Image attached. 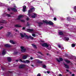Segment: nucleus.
Segmentation results:
<instances>
[{
	"label": "nucleus",
	"instance_id": "5fc2aeb1",
	"mask_svg": "<svg viewBox=\"0 0 76 76\" xmlns=\"http://www.w3.org/2000/svg\"><path fill=\"white\" fill-rule=\"evenodd\" d=\"M18 60H16V61L17 62H18Z\"/></svg>",
	"mask_w": 76,
	"mask_h": 76
},
{
	"label": "nucleus",
	"instance_id": "bf43d9fd",
	"mask_svg": "<svg viewBox=\"0 0 76 76\" xmlns=\"http://www.w3.org/2000/svg\"><path fill=\"white\" fill-rule=\"evenodd\" d=\"M47 56H48V55H49L48 53H47Z\"/></svg>",
	"mask_w": 76,
	"mask_h": 76
},
{
	"label": "nucleus",
	"instance_id": "e433bc0d",
	"mask_svg": "<svg viewBox=\"0 0 76 76\" xmlns=\"http://www.w3.org/2000/svg\"><path fill=\"white\" fill-rule=\"evenodd\" d=\"M67 20L69 21L70 20V18L69 17L67 18Z\"/></svg>",
	"mask_w": 76,
	"mask_h": 76
},
{
	"label": "nucleus",
	"instance_id": "6ab92c4d",
	"mask_svg": "<svg viewBox=\"0 0 76 76\" xmlns=\"http://www.w3.org/2000/svg\"><path fill=\"white\" fill-rule=\"evenodd\" d=\"M11 9L12 10L14 11V12H17V10H16V9L15 8H12Z\"/></svg>",
	"mask_w": 76,
	"mask_h": 76
},
{
	"label": "nucleus",
	"instance_id": "79ce46f5",
	"mask_svg": "<svg viewBox=\"0 0 76 76\" xmlns=\"http://www.w3.org/2000/svg\"><path fill=\"white\" fill-rule=\"evenodd\" d=\"M38 53H39V54H41V55H42V53H41L40 52H38Z\"/></svg>",
	"mask_w": 76,
	"mask_h": 76
},
{
	"label": "nucleus",
	"instance_id": "37998d69",
	"mask_svg": "<svg viewBox=\"0 0 76 76\" xmlns=\"http://www.w3.org/2000/svg\"><path fill=\"white\" fill-rule=\"evenodd\" d=\"M27 20H28L29 19V18H27L26 19Z\"/></svg>",
	"mask_w": 76,
	"mask_h": 76
},
{
	"label": "nucleus",
	"instance_id": "ea45409f",
	"mask_svg": "<svg viewBox=\"0 0 76 76\" xmlns=\"http://www.w3.org/2000/svg\"><path fill=\"white\" fill-rule=\"evenodd\" d=\"M54 20H57V18H54Z\"/></svg>",
	"mask_w": 76,
	"mask_h": 76
},
{
	"label": "nucleus",
	"instance_id": "6e6552de",
	"mask_svg": "<svg viewBox=\"0 0 76 76\" xmlns=\"http://www.w3.org/2000/svg\"><path fill=\"white\" fill-rule=\"evenodd\" d=\"M25 65H24V64L20 65L19 66V68H20V69H22V68H23V67H25Z\"/></svg>",
	"mask_w": 76,
	"mask_h": 76
},
{
	"label": "nucleus",
	"instance_id": "b1692460",
	"mask_svg": "<svg viewBox=\"0 0 76 76\" xmlns=\"http://www.w3.org/2000/svg\"><path fill=\"white\" fill-rule=\"evenodd\" d=\"M39 25V26H40L41 25H42L43 23L42 22H39L38 23Z\"/></svg>",
	"mask_w": 76,
	"mask_h": 76
},
{
	"label": "nucleus",
	"instance_id": "412c9836",
	"mask_svg": "<svg viewBox=\"0 0 76 76\" xmlns=\"http://www.w3.org/2000/svg\"><path fill=\"white\" fill-rule=\"evenodd\" d=\"M64 39H65V40H66V41H69V37H66L64 38Z\"/></svg>",
	"mask_w": 76,
	"mask_h": 76
},
{
	"label": "nucleus",
	"instance_id": "20e7f679",
	"mask_svg": "<svg viewBox=\"0 0 76 76\" xmlns=\"http://www.w3.org/2000/svg\"><path fill=\"white\" fill-rule=\"evenodd\" d=\"M42 47H47V48L48 50H50V49H51V46H48V45L46 43H44L42 44Z\"/></svg>",
	"mask_w": 76,
	"mask_h": 76
},
{
	"label": "nucleus",
	"instance_id": "a878e982",
	"mask_svg": "<svg viewBox=\"0 0 76 76\" xmlns=\"http://www.w3.org/2000/svg\"><path fill=\"white\" fill-rule=\"evenodd\" d=\"M32 46L34 48H37V46L35 45L34 44H32Z\"/></svg>",
	"mask_w": 76,
	"mask_h": 76
},
{
	"label": "nucleus",
	"instance_id": "4c0bfd02",
	"mask_svg": "<svg viewBox=\"0 0 76 76\" xmlns=\"http://www.w3.org/2000/svg\"><path fill=\"white\" fill-rule=\"evenodd\" d=\"M58 46L59 48H61V45H58Z\"/></svg>",
	"mask_w": 76,
	"mask_h": 76
},
{
	"label": "nucleus",
	"instance_id": "a19ab883",
	"mask_svg": "<svg viewBox=\"0 0 76 76\" xmlns=\"http://www.w3.org/2000/svg\"><path fill=\"white\" fill-rule=\"evenodd\" d=\"M74 9L75 10H76V6L74 7Z\"/></svg>",
	"mask_w": 76,
	"mask_h": 76
},
{
	"label": "nucleus",
	"instance_id": "de8ad7c7",
	"mask_svg": "<svg viewBox=\"0 0 76 76\" xmlns=\"http://www.w3.org/2000/svg\"><path fill=\"white\" fill-rule=\"evenodd\" d=\"M47 73H50V71H47Z\"/></svg>",
	"mask_w": 76,
	"mask_h": 76
},
{
	"label": "nucleus",
	"instance_id": "4d7b16f0",
	"mask_svg": "<svg viewBox=\"0 0 76 76\" xmlns=\"http://www.w3.org/2000/svg\"><path fill=\"white\" fill-rule=\"evenodd\" d=\"M31 66H32V67H34V65H31Z\"/></svg>",
	"mask_w": 76,
	"mask_h": 76
},
{
	"label": "nucleus",
	"instance_id": "e2e57ef3",
	"mask_svg": "<svg viewBox=\"0 0 76 76\" xmlns=\"http://www.w3.org/2000/svg\"><path fill=\"white\" fill-rule=\"evenodd\" d=\"M45 73H46V72H45Z\"/></svg>",
	"mask_w": 76,
	"mask_h": 76
},
{
	"label": "nucleus",
	"instance_id": "7ed1b4c3",
	"mask_svg": "<svg viewBox=\"0 0 76 76\" xmlns=\"http://www.w3.org/2000/svg\"><path fill=\"white\" fill-rule=\"evenodd\" d=\"M35 11V8L34 7H33L30 9L28 11V15L30 17L31 16V15L30 14V13H31L32 12H34Z\"/></svg>",
	"mask_w": 76,
	"mask_h": 76
},
{
	"label": "nucleus",
	"instance_id": "a18cd8bd",
	"mask_svg": "<svg viewBox=\"0 0 76 76\" xmlns=\"http://www.w3.org/2000/svg\"><path fill=\"white\" fill-rule=\"evenodd\" d=\"M22 29H23L24 30L25 29V27H23Z\"/></svg>",
	"mask_w": 76,
	"mask_h": 76
},
{
	"label": "nucleus",
	"instance_id": "72a5a7b5",
	"mask_svg": "<svg viewBox=\"0 0 76 76\" xmlns=\"http://www.w3.org/2000/svg\"><path fill=\"white\" fill-rule=\"evenodd\" d=\"M46 65H44L43 66V68H45V67H46Z\"/></svg>",
	"mask_w": 76,
	"mask_h": 76
},
{
	"label": "nucleus",
	"instance_id": "680f3d73",
	"mask_svg": "<svg viewBox=\"0 0 76 76\" xmlns=\"http://www.w3.org/2000/svg\"><path fill=\"white\" fill-rule=\"evenodd\" d=\"M14 7H16V6H15V5L14 6Z\"/></svg>",
	"mask_w": 76,
	"mask_h": 76
},
{
	"label": "nucleus",
	"instance_id": "09e8293b",
	"mask_svg": "<svg viewBox=\"0 0 76 76\" xmlns=\"http://www.w3.org/2000/svg\"><path fill=\"white\" fill-rule=\"evenodd\" d=\"M72 76H75V74H72Z\"/></svg>",
	"mask_w": 76,
	"mask_h": 76
},
{
	"label": "nucleus",
	"instance_id": "393cba45",
	"mask_svg": "<svg viewBox=\"0 0 76 76\" xmlns=\"http://www.w3.org/2000/svg\"><path fill=\"white\" fill-rule=\"evenodd\" d=\"M30 25H31V24L29 23L28 22L27 23V26H29Z\"/></svg>",
	"mask_w": 76,
	"mask_h": 76
},
{
	"label": "nucleus",
	"instance_id": "423d86ee",
	"mask_svg": "<svg viewBox=\"0 0 76 76\" xmlns=\"http://www.w3.org/2000/svg\"><path fill=\"white\" fill-rule=\"evenodd\" d=\"M28 55H24L22 57L23 60H25V59H26V58H28Z\"/></svg>",
	"mask_w": 76,
	"mask_h": 76
},
{
	"label": "nucleus",
	"instance_id": "13d9d810",
	"mask_svg": "<svg viewBox=\"0 0 76 76\" xmlns=\"http://www.w3.org/2000/svg\"><path fill=\"white\" fill-rule=\"evenodd\" d=\"M16 31V32H17V31H18V30H16V31Z\"/></svg>",
	"mask_w": 76,
	"mask_h": 76
},
{
	"label": "nucleus",
	"instance_id": "3c124183",
	"mask_svg": "<svg viewBox=\"0 0 76 76\" xmlns=\"http://www.w3.org/2000/svg\"><path fill=\"white\" fill-rule=\"evenodd\" d=\"M8 10H9V11H10V8H8Z\"/></svg>",
	"mask_w": 76,
	"mask_h": 76
},
{
	"label": "nucleus",
	"instance_id": "39448f33",
	"mask_svg": "<svg viewBox=\"0 0 76 76\" xmlns=\"http://www.w3.org/2000/svg\"><path fill=\"white\" fill-rule=\"evenodd\" d=\"M21 48V51L23 53H25L26 51V49L24 48L23 46H21L20 47Z\"/></svg>",
	"mask_w": 76,
	"mask_h": 76
},
{
	"label": "nucleus",
	"instance_id": "dca6fc26",
	"mask_svg": "<svg viewBox=\"0 0 76 76\" xmlns=\"http://www.w3.org/2000/svg\"><path fill=\"white\" fill-rule=\"evenodd\" d=\"M36 61L37 62V63H42V61H40L38 59H37Z\"/></svg>",
	"mask_w": 76,
	"mask_h": 76
},
{
	"label": "nucleus",
	"instance_id": "2eb2a0df",
	"mask_svg": "<svg viewBox=\"0 0 76 76\" xmlns=\"http://www.w3.org/2000/svg\"><path fill=\"white\" fill-rule=\"evenodd\" d=\"M56 60L58 62H60V61H63V59L61 58H59V60H58V58H57Z\"/></svg>",
	"mask_w": 76,
	"mask_h": 76
},
{
	"label": "nucleus",
	"instance_id": "9b49d317",
	"mask_svg": "<svg viewBox=\"0 0 76 76\" xmlns=\"http://www.w3.org/2000/svg\"><path fill=\"white\" fill-rule=\"evenodd\" d=\"M23 18V15H19L18 17V18L17 19L18 20H20L21 18Z\"/></svg>",
	"mask_w": 76,
	"mask_h": 76
},
{
	"label": "nucleus",
	"instance_id": "bb28decb",
	"mask_svg": "<svg viewBox=\"0 0 76 76\" xmlns=\"http://www.w3.org/2000/svg\"><path fill=\"white\" fill-rule=\"evenodd\" d=\"M10 34L11 33L10 32L8 33V34L7 35V37H10Z\"/></svg>",
	"mask_w": 76,
	"mask_h": 76
},
{
	"label": "nucleus",
	"instance_id": "603ef678",
	"mask_svg": "<svg viewBox=\"0 0 76 76\" xmlns=\"http://www.w3.org/2000/svg\"><path fill=\"white\" fill-rule=\"evenodd\" d=\"M1 68L3 70H4V69H3V67H1Z\"/></svg>",
	"mask_w": 76,
	"mask_h": 76
},
{
	"label": "nucleus",
	"instance_id": "864d4df0",
	"mask_svg": "<svg viewBox=\"0 0 76 76\" xmlns=\"http://www.w3.org/2000/svg\"><path fill=\"white\" fill-rule=\"evenodd\" d=\"M66 70L67 72H69V70L66 69Z\"/></svg>",
	"mask_w": 76,
	"mask_h": 76
},
{
	"label": "nucleus",
	"instance_id": "f704fd0d",
	"mask_svg": "<svg viewBox=\"0 0 76 76\" xmlns=\"http://www.w3.org/2000/svg\"><path fill=\"white\" fill-rule=\"evenodd\" d=\"M7 16H8V17H10L11 16H10V15H9V14H7Z\"/></svg>",
	"mask_w": 76,
	"mask_h": 76
},
{
	"label": "nucleus",
	"instance_id": "4be33fe9",
	"mask_svg": "<svg viewBox=\"0 0 76 76\" xmlns=\"http://www.w3.org/2000/svg\"><path fill=\"white\" fill-rule=\"evenodd\" d=\"M59 34L60 35H62L63 34V32L61 31H59L58 32Z\"/></svg>",
	"mask_w": 76,
	"mask_h": 76
},
{
	"label": "nucleus",
	"instance_id": "f03ea898",
	"mask_svg": "<svg viewBox=\"0 0 76 76\" xmlns=\"http://www.w3.org/2000/svg\"><path fill=\"white\" fill-rule=\"evenodd\" d=\"M43 23H46V24H49L50 25H53V23L51 21H48L47 20H43Z\"/></svg>",
	"mask_w": 76,
	"mask_h": 76
},
{
	"label": "nucleus",
	"instance_id": "2f4dec72",
	"mask_svg": "<svg viewBox=\"0 0 76 76\" xmlns=\"http://www.w3.org/2000/svg\"><path fill=\"white\" fill-rule=\"evenodd\" d=\"M1 23H6V21H4V20H3L1 22Z\"/></svg>",
	"mask_w": 76,
	"mask_h": 76
},
{
	"label": "nucleus",
	"instance_id": "f3484780",
	"mask_svg": "<svg viewBox=\"0 0 76 76\" xmlns=\"http://www.w3.org/2000/svg\"><path fill=\"white\" fill-rule=\"evenodd\" d=\"M64 65H65V68H66V69H68L69 67L68 65H67L65 64H64Z\"/></svg>",
	"mask_w": 76,
	"mask_h": 76
},
{
	"label": "nucleus",
	"instance_id": "6e6d98bb",
	"mask_svg": "<svg viewBox=\"0 0 76 76\" xmlns=\"http://www.w3.org/2000/svg\"><path fill=\"white\" fill-rule=\"evenodd\" d=\"M41 42H44V41H41Z\"/></svg>",
	"mask_w": 76,
	"mask_h": 76
},
{
	"label": "nucleus",
	"instance_id": "49530a36",
	"mask_svg": "<svg viewBox=\"0 0 76 76\" xmlns=\"http://www.w3.org/2000/svg\"><path fill=\"white\" fill-rule=\"evenodd\" d=\"M50 10H53V9H52V8H51V7H50Z\"/></svg>",
	"mask_w": 76,
	"mask_h": 76
},
{
	"label": "nucleus",
	"instance_id": "0eeeda50",
	"mask_svg": "<svg viewBox=\"0 0 76 76\" xmlns=\"http://www.w3.org/2000/svg\"><path fill=\"white\" fill-rule=\"evenodd\" d=\"M34 30H33V29H27L26 30V31H27V32H32Z\"/></svg>",
	"mask_w": 76,
	"mask_h": 76
},
{
	"label": "nucleus",
	"instance_id": "9d476101",
	"mask_svg": "<svg viewBox=\"0 0 76 76\" xmlns=\"http://www.w3.org/2000/svg\"><path fill=\"white\" fill-rule=\"evenodd\" d=\"M36 16H37V14L35 13H34L32 14V15L31 16V17L32 18H35Z\"/></svg>",
	"mask_w": 76,
	"mask_h": 76
},
{
	"label": "nucleus",
	"instance_id": "cd10ccee",
	"mask_svg": "<svg viewBox=\"0 0 76 76\" xmlns=\"http://www.w3.org/2000/svg\"><path fill=\"white\" fill-rule=\"evenodd\" d=\"M72 47H75V44H72Z\"/></svg>",
	"mask_w": 76,
	"mask_h": 76
},
{
	"label": "nucleus",
	"instance_id": "a211bd4d",
	"mask_svg": "<svg viewBox=\"0 0 76 76\" xmlns=\"http://www.w3.org/2000/svg\"><path fill=\"white\" fill-rule=\"evenodd\" d=\"M21 62H22V63H26V61L23 60L22 61L21 59H20L19 60Z\"/></svg>",
	"mask_w": 76,
	"mask_h": 76
},
{
	"label": "nucleus",
	"instance_id": "473e14b6",
	"mask_svg": "<svg viewBox=\"0 0 76 76\" xmlns=\"http://www.w3.org/2000/svg\"><path fill=\"white\" fill-rule=\"evenodd\" d=\"M20 21L21 22H25V20H21Z\"/></svg>",
	"mask_w": 76,
	"mask_h": 76
},
{
	"label": "nucleus",
	"instance_id": "7c9ffc66",
	"mask_svg": "<svg viewBox=\"0 0 76 76\" xmlns=\"http://www.w3.org/2000/svg\"><path fill=\"white\" fill-rule=\"evenodd\" d=\"M32 36L34 37H36V35H35V34H32Z\"/></svg>",
	"mask_w": 76,
	"mask_h": 76
},
{
	"label": "nucleus",
	"instance_id": "8fccbe9b",
	"mask_svg": "<svg viewBox=\"0 0 76 76\" xmlns=\"http://www.w3.org/2000/svg\"><path fill=\"white\" fill-rule=\"evenodd\" d=\"M62 75H61V74H59V76H62Z\"/></svg>",
	"mask_w": 76,
	"mask_h": 76
},
{
	"label": "nucleus",
	"instance_id": "5701e85b",
	"mask_svg": "<svg viewBox=\"0 0 76 76\" xmlns=\"http://www.w3.org/2000/svg\"><path fill=\"white\" fill-rule=\"evenodd\" d=\"M15 27H16L18 28H20V27H21V26L19 25H16L15 26Z\"/></svg>",
	"mask_w": 76,
	"mask_h": 76
},
{
	"label": "nucleus",
	"instance_id": "1a4fd4ad",
	"mask_svg": "<svg viewBox=\"0 0 76 76\" xmlns=\"http://www.w3.org/2000/svg\"><path fill=\"white\" fill-rule=\"evenodd\" d=\"M10 43L12 44H16L17 43L16 42L14 41L13 40H10Z\"/></svg>",
	"mask_w": 76,
	"mask_h": 76
},
{
	"label": "nucleus",
	"instance_id": "4468645a",
	"mask_svg": "<svg viewBox=\"0 0 76 76\" xmlns=\"http://www.w3.org/2000/svg\"><path fill=\"white\" fill-rule=\"evenodd\" d=\"M6 53V50L4 49L3 50V51L2 53V55H5Z\"/></svg>",
	"mask_w": 76,
	"mask_h": 76
},
{
	"label": "nucleus",
	"instance_id": "052dcab7",
	"mask_svg": "<svg viewBox=\"0 0 76 76\" xmlns=\"http://www.w3.org/2000/svg\"><path fill=\"white\" fill-rule=\"evenodd\" d=\"M70 74H72V72H70Z\"/></svg>",
	"mask_w": 76,
	"mask_h": 76
},
{
	"label": "nucleus",
	"instance_id": "f8f14e48",
	"mask_svg": "<svg viewBox=\"0 0 76 76\" xmlns=\"http://www.w3.org/2000/svg\"><path fill=\"white\" fill-rule=\"evenodd\" d=\"M26 7L25 6H23V12H25L26 10Z\"/></svg>",
	"mask_w": 76,
	"mask_h": 76
},
{
	"label": "nucleus",
	"instance_id": "c756f323",
	"mask_svg": "<svg viewBox=\"0 0 76 76\" xmlns=\"http://www.w3.org/2000/svg\"><path fill=\"white\" fill-rule=\"evenodd\" d=\"M65 61L66 63H70V61L68 60H65Z\"/></svg>",
	"mask_w": 76,
	"mask_h": 76
},
{
	"label": "nucleus",
	"instance_id": "c03bdc74",
	"mask_svg": "<svg viewBox=\"0 0 76 76\" xmlns=\"http://www.w3.org/2000/svg\"><path fill=\"white\" fill-rule=\"evenodd\" d=\"M30 58L31 60H32L33 59V58H32V57H31Z\"/></svg>",
	"mask_w": 76,
	"mask_h": 76
},
{
	"label": "nucleus",
	"instance_id": "aec40b11",
	"mask_svg": "<svg viewBox=\"0 0 76 76\" xmlns=\"http://www.w3.org/2000/svg\"><path fill=\"white\" fill-rule=\"evenodd\" d=\"M7 59L8 61H9V62H10V61H11V60H12V59H11V58L10 57H8L7 58Z\"/></svg>",
	"mask_w": 76,
	"mask_h": 76
},
{
	"label": "nucleus",
	"instance_id": "ddd939ff",
	"mask_svg": "<svg viewBox=\"0 0 76 76\" xmlns=\"http://www.w3.org/2000/svg\"><path fill=\"white\" fill-rule=\"evenodd\" d=\"M4 46L5 47H11V45L8 44L5 45Z\"/></svg>",
	"mask_w": 76,
	"mask_h": 76
},
{
	"label": "nucleus",
	"instance_id": "c85d7f7f",
	"mask_svg": "<svg viewBox=\"0 0 76 76\" xmlns=\"http://www.w3.org/2000/svg\"><path fill=\"white\" fill-rule=\"evenodd\" d=\"M26 63H30V61H29L28 60H26Z\"/></svg>",
	"mask_w": 76,
	"mask_h": 76
},
{
	"label": "nucleus",
	"instance_id": "c9c22d12",
	"mask_svg": "<svg viewBox=\"0 0 76 76\" xmlns=\"http://www.w3.org/2000/svg\"><path fill=\"white\" fill-rule=\"evenodd\" d=\"M3 28V26H1L0 27V30H1V29H2Z\"/></svg>",
	"mask_w": 76,
	"mask_h": 76
},
{
	"label": "nucleus",
	"instance_id": "f257e3e1",
	"mask_svg": "<svg viewBox=\"0 0 76 76\" xmlns=\"http://www.w3.org/2000/svg\"><path fill=\"white\" fill-rule=\"evenodd\" d=\"M20 35L21 37H25L27 39H29V38H31V39H34V37H32L31 36H28L26 35V34L25 33H24L23 34L20 33Z\"/></svg>",
	"mask_w": 76,
	"mask_h": 76
},
{
	"label": "nucleus",
	"instance_id": "58836bf2",
	"mask_svg": "<svg viewBox=\"0 0 76 76\" xmlns=\"http://www.w3.org/2000/svg\"><path fill=\"white\" fill-rule=\"evenodd\" d=\"M37 76H41V74L40 73H39L37 75Z\"/></svg>",
	"mask_w": 76,
	"mask_h": 76
}]
</instances>
